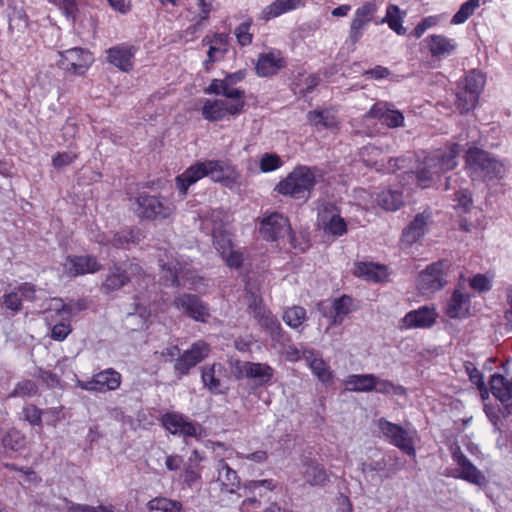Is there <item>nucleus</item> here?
I'll use <instances>...</instances> for the list:
<instances>
[{"label":"nucleus","mask_w":512,"mask_h":512,"mask_svg":"<svg viewBox=\"0 0 512 512\" xmlns=\"http://www.w3.org/2000/svg\"><path fill=\"white\" fill-rule=\"evenodd\" d=\"M206 176L214 182H222L230 188L240 182L239 172L228 162L205 160L191 165L182 174L178 175L176 177V186L183 195H186L191 185Z\"/></svg>","instance_id":"f257e3e1"},{"label":"nucleus","mask_w":512,"mask_h":512,"mask_svg":"<svg viewBox=\"0 0 512 512\" xmlns=\"http://www.w3.org/2000/svg\"><path fill=\"white\" fill-rule=\"evenodd\" d=\"M229 216L223 210L214 209L210 216L202 222L203 229L211 232L213 245L226 264L231 268H238L243 261V255L232 244L228 231Z\"/></svg>","instance_id":"f03ea898"},{"label":"nucleus","mask_w":512,"mask_h":512,"mask_svg":"<svg viewBox=\"0 0 512 512\" xmlns=\"http://www.w3.org/2000/svg\"><path fill=\"white\" fill-rule=\"evenodd\" d=\"M460 151L461 145L453 143L447 149L436 150L425 157L416 174L418 186L428 188L442 173L453 170L458 165Z\"/></svg>","instance_id":"7ed1b4c3"},{"label":"nucleus","mask_w":512,"mask_h":512,"mask_svg":"<svg viewBox=\"0 0 512 512\" xmlns=\"http://www.w3.org/2000/svg\"><path fill=\"white\" fill-rule=\"evenodd\" d=\"M465 168L472 180H502L507 174V167L503 161L476 147L468 149L465 156Z\"/></svg>","instance_id":"20e7f679"},{"label":"nucleus","mask_w":512,"mask_h":512,"mask_svg":"<svg viewBox=\"0 0 512 512\" xmlns=\"http://www.w3.org/2000/svg\"><path fill=\"white\" fill-rule=\"evenodd\" d=\"M321 177L320 170L315 167L298 166L276 185L275 191L305 202Z\"/></svg>","instance_id":"39448f33"},{"label":"nucleus","mask_w":512,"mask_h":512,"mask_svg":"<svg viewBox=\"0 0 512 512\" xmlns=\"http://www.w3.org/2000/svg\"><path fill=\"white\" fill-rule=\"evenodd\" d=\"M451 267L452 265L448 260H440L429 264L418 275L416 282L418 291L422 295H432L443 289L448 283Z\"/></svg>","instance_id":"423d86ee"},{"label":"nucleus","mask_w":512,"mask_h":512,"mask_svg":"<svg viewBox=\"0 0 512 512\" xmlns=\"http://www.w3.org/2000/svg\"><path fill=\"white\" fill-rule=\"evenodd\" d=\"M135 212L150 220L169 218L176 210L174 203L166 198L141 194L135 199Z\"/></svg>","instance_id":"0eeeda50"},{"label":"nucleus","mask_w":512,"mask_h":512,"mask_svg":"<svg viewBox=\"0 0 512 512\" xmlns=\"http://www.w3.org/2000/svg\"><path fill=\"white\" fill-rule=\"evenodd\" d=\"M378 428L392 445L410 456H415V441L417 439L415 429H405L383 418L379 419Z\"/></svg>","instance_id":"6e6552de"},{"label":"nucleus","mask_w":512,"mask_h":512,"mask_svg":"<svg viewBox=\"0 0 512 512\" xmlns=\"http://www.w3.org/2000/svg\"><path fill=\"white\" fill-rule=\"evenodd\" d=\"M164 277L171 282V285L184 286L189 289L198 290L200 278L194 275L191 265L185 260L173 259L171 261L159 260Z\"/></svg>","instance_id":"1a4fd4ad"},{"label":"nucleus","mask_w":512,"mask_h":512,"mask_svg":"<svg viewBox=\"0 0 512 512\" xmlns=\"http://www.w3.org/2000/svg\"><path fill=\"white\" fill-rule=\"evenodd\" d=\"M59 56V67L74 75H83L94 62L93 55L83 48H71L60 52Z\"/></svg>","instance_id":"9d476101"},{"label":"nucleus","mask_w":512,"mask_h":512,"mask_svg":"<svg viewBox=\"0 0 512 512\" xmlns=\"http://www.w3.org/2000/svg\"><path fill=\"white\" fill-rule=\"evenodd\" d=\"M244 100L208 99L202 106V115L208 121H219L227 116H236L244 108Z\"/></svg>","instance_id":"9b49d317"},{"label":"nucleus","mask_w":512,"mask_h":512,"mask_svg":"<svg viewBox=\"0 0 512 512\" xmlns=\"http://www.w3.org/2000/svg\"><path fill=\"white\" fill-rule=\"evenodd\" d=\"M163 427L173 435L199 438L202 435L200 424L192 422L187 416L178 412H168L162 415Z\"/></svg>","instance_id":"f8f14e48"},{"label":"nucleus","mask_w":512,"mask_h":512,"mask_svg":"<svg viewBox=\"0 0 512 512\" xmlns=\"http://www.w3.org/2000/svg\"><path fill=\"white\" fill-rule=\"evenodd\" d=\"M318 226L327 234L342 236L347 232V223L332 203H323L318 207Z\"/></svg>","instance_id":"ddd939ff"},{"label":"nucleus","mask_w":512,"mask_h":512,"mask_svg":"<svg viewBox=\"0 0 512 512\" xmlns=\"http://www.w3.org/2000/svg\"><path fill=\"white\" fill-rule=\"evenodd\" d=\"M121 374L112 368L94 374L91 380H77V387L91 392L106 393L118 389L121 385Z\"/></svg>","instance_id":"4468645a"},{"label":"nucleus","mask_w":512,"mask_h":512,"mask_svg":"<svg viewBox=\"0 0 512 512\" xmlns=\"http://www.w3.org/2000/svg\"><path fill=\"white\" fill-rule=\"evenodd\" d=\"M245 78L243 70L227 75L224 79H214L206 89L207 93L223 95L231 101L244 100V91L237 88L236 84Z\"/></svg>","instance_id":"2eb2a0df"},{"label":"nucleus","mask_w":512,"mask_h":512,"mask_svg":"<svg viewBox=\"0 0 512 512\" xmlns=\"http://www.w3.org/2000/svg\"><path fill=\"white\" fill-rule=\"evenodd\" d=\"M209 345L204 341H197L178 355L175 359L174 369L179 376L186 375L193 367L203 361L209 354Z\"/></svg>","instance_id":"dca6fc26"},{"label":"nucleus","mask_w":512,"mask_h":512,"mask_svg":"<svg viewBox=\"0 0 512 512\" xmlns=\"http://www.w3.org/2000/svg\"><path fill=\"white\" fill-rule=\"evenodd\" d=\"M445 313L451 319H465L471 315V295L461 283L447 300Z\"/></svg>","instance_id":"f3484780"},{"label":"nucleus","mask_w":512,"mask_h":512,"mask_svg":"<svg viewBox=\"0 0 512 512\" xmlns=\"http://www.w3.org/2000/svg\"><path fill=\"white\" fill-rule=\"evenodd\" d=\"M233 371L237 377L255 380L261 386L269 384L274 375V369L270 365L249 361L236 362Z\"/></svg>","instance_id":"a211bd4d"},{"label":"nucleus","mask_w":512,"mask_h":512,"mask_svg":"<svg viewBox=\"0 0 512 512\" xmlns=\"http://www.w3.org/2000/svg\"><path fill=\"white\" fill-rule=\"evenodd\" d=\"M420 45L422 51H427L431 57L437 59L449 57L457 48V42L443 34H430Z\"/></svg>","instance_id":"6ab92c4d"},{"label":"nucleus","mask_w":512,"mask_h":512,"mask_svg":"<svg viewBox=\"0 0 512 512\" xmlns=\"http://www.w3.org/2000/svg\"><path fill=\"white\" fill-rule=\"evenodd\" d=\"M290 231L288 219L277 212L264 216L260 223V233L266 240L275 241L290 234Z\"/></svg>","instance_id":"aec40b11"},{"label":"nucleus","mask_w":512,"mask_h":512,"mask_svg":"<svg viewBox=\"0 0 512 512\" xmlns=\"http://www.w3.org/2000/svg\"><path fill=\"white\" fill-rule=\"evenodd\" d=\"M101 269V264L94 256H67L62 263V273L68 277H76L95 273Z\"/></svg>","instance_id":"412c9836"},{"label":"nucleus","mask_w":512,"mask_h":512,"mask_svg":"<svg viewBox=\"0 0 512 512\" xmlns=\"http://www.w3.org/2000/svg\"><path fill=\"white\" fill-rule=\"evenodd\" d=\"M378 8L377 2L373 0L364 3L355 10L349 32V38L352 43H357L360 40L362 30L372 21Z\"/></svg>","instance_id":"4be33fe9"},{"label":"nucleus","mask_w":512,"mask_h":512,"mask_svg":"<svg viewBox=\"0 0 512 512\" xmlns=\"http://www.w3.org/2000/svg\"><path fill=\"white\" fill-rule=\"evenodd\" d=\"M353 300L348 296H342L331 302H321L319 311L330 319L331 325L342 324L344 318L352 311Z\"/></svg>","instance_id":"5701e85b"},{"label":"nucleus","mask_w":512,"mask_h":512,"mask_svg":"<svg viewBox=\"0 0 512 512\" xmlns=\"http://www.w3.org/2000/svg\"><path fill=\"white\" fill-rule=\"evenodd\" d=\"M453 459L457 464V474L455 477L477 486L486 485L487 480L485 475L470 462L460 449L453 452Z\"/></svg>","instance_id":"b1692460"},{"label":"nucleus","mask_w":512,"mask_h":512,"mask_svg":"<svg viewBox=\"0 0 512 512\" xmlns=\"http://www.w3.org/2000/svg\"><path fill=\"white\" fill-rule=\"evenodd\" d=\"M174 306L195 321L206 322L210 317L207 305L195 295L184 294L175 298Z\"/></svg>","instance_id":"393cba45"},{"label":"nucleus","mask_w":512,"mask_h":512,"mask_svg":"<svg viewBox=\"0 0 512 512\" xmlns=\"http://www.w3.org/2000/svg\"><path fill=\"white\" fill-rule=\"evenodd\" d=\"M438 317L434 307L423 306L408 312L400 321L401 329L429 328Z\"/></svg>","instance_id":"a878e982"},{"label":"nucleus","mask_w":512,"mask_h":512,"mask_svg":"<svg viewBox=\"0 0 512 512\" xmlns=\"http://www.w3.org/2000/svg\"><path fill=\"white\" fill-rule=\"evenodd\" d=\"M286 66V60L279 50L271 49L259 55L255 70L260 77H271Z\"/></svg>","instance_id":"bb28decb"},{"label":"nucleus","mask_w":512,"mask_h":512,"mask_svg":"<svg viewBox=\"0 0 512 512\" xmlns=\"http://www.w3.org/2000/svg\"><path fill=\"white\" fill-rule=\"evenodd\" d=\"M140 272L141 268L137 264H129L127 267L114 266L110 269L103 288L107 292L118 290L130 280V277H134Z\"/></svg>","instance_id":"cd10ccee"},{"label":"nucleus","mask_w":512,"mask_h":512,"mask_svg":"<svg viewBox=\"0 0 512 512\" xmlns=\"http://www.w3.org/2000/svg\"><path fill=\"white\" fill-rule=\"evenodd\" d=\"M249 308L258 323L265 328L270 335L278 339L281 334V325L277 318L256 298L249 304Z\"/></svg>","instance_id":"c85d7f7f"},{"label":"nucleus","mask_w":512,"mask_h":512,"mask_svg":"<svg viewBox=\"0 0 512 512\" xmlns=\"http://www.w3.org/2000/svg\"><path fill=\"white\" fill-rule=\"evenodd\" d=\"M216 471L217 476L214 481L219 485L222 492L232 494L239 489L240 479L236 471L229 467L223 459L217 462Z\"/></svg>","instance_id":"c756f323"},{"label":"nucleus","mask_w":512,"mask_h":512,"mask_svg":"<svg viewBox=\"0 0 512 512\" xmlns=\"http://www.w3.org/2000/svg\"><path fill=\"white\" fill-rule=\"evenodd\" d=\"M36 290L33 285L23 283L11 292L3 295L4 306L13 311L18 312L22 307V301H34L36 299Z\"/></svg>","instance_id":"7c9ffc66"},{"label":"nucleus","mask_w":512,"mask_h":512,"mask_svg":"<svg viewBox=\"0 0 512 512\" xmlns=\"http://www.w3.org/2000/svg\"><path fill=\"white\" fill-rule=\"evenodd\" d=\"M202 44L208 46L207 60L204 62L206 69H209V64L222 60L228 52V41L225 34H214L211 37L205 36L202 39Z\"/></svg>","instance_id":"2f4dec72"},{"label":"nucleus","mask_w":512,"mask_h":512,"mask_svg":"<svg viewBox=\"0 0 512 512\" xmlns=\"http://www.w3.org/2000/svg\"><path fill=\"white\" fill-rule=\"evenodd\" d=\"M430 218L431 215L427 212L417 214L409 226L403 230L402 243L411 246L418 242L425 235Z\"/></svg>","instance_id":"473e14b6"},{"label":"nucleus","mask_w":512,"mask_h":512,"mask_svg":"<svg viewBox=\"0 0 512 512\" xmlns=\"http://www.w3.org/2000/svg\"><path fill=\"white\" fill-rule=\"evenodd\" d=\"M135 50L131 46L117 45L107 50V61L123 72L133 68Z\"/></svg>","instance_id":"72a5a7b5"},{"label":"nucleus","mask_w":512,"mask_h":512,"mask_svg":"<svg viewBox=\"0 0 512 512\" xmlns=\"http://www.w3.org/2000/svg\"><path fill=\"white\" fill-rule=\"evenodd\" d=\"M354 275L372 282H383L388 279V268L373 262H358L354 266Z\"/></svg>","instance_id":"f704fd0d"},{"label":"nucleus","mask_w":512,"mask_h":512,"mask_svg":"<svg viewBox=\"0 0 512 512\" xmlns=\"http://www.w3.org/2000/svg\"><path fill=\"white\" fill-rule=\"evenodd\" d=\"M303 359L311 369L313 375L324 385H330L333 382V372L329 365L313 351L303 353Z\"/></svg>","instance_id":"c9c22d12"},{"label":"nucleus","mask_w":512,"mask_h":512,"mask_svg":"<svg viewBox=\"0 0 512 512\" xmlns=\"http://www.w3.org/2000/svg\"><path fill=\"white\" fill-rule=\"evenodd\" d=\"M39 308L40 312L45 315V321L48 325H52V322L58 319L70 318L71 315V309L60 298L46 299Z\"/></svg>","instance_id":"e433bc0d"},{"label":"nucleus","mask_w":512,"mask_h":512,"mask_svg":"<svg viewBox=\"0 0 512 512\" xmlns=\"http://www.w3.org/2000/svg\"><path fill=\"white\" fill-rule=\"evenodd\" d=\"M366 117L379 118L390 128L399 127L404 121L402 113L396 110H390L384 102L374 104L367 112Z\"/></svg>","instance_id":"4c0bfd02"},{"label":"nucleus","mask_w":512,"mask_h":512,"mask_svg":"<svg viewBox=\"0 0 512 512\" xmlns=\"http://www.w3.org/2000/svg\"><path fill=\"white\" fill-rule=\"evenodd\" d=\"M150 316L151 310L146 306V304L142 302H136L134 304V310L127 313L125 319L126 327L131 330L145 329L148 327Z\"/></svg>","instance_id":"58836bf2"},{"label":"nucleus","mask_w":512,"mask_h":512,"mask_svg":"<svg viewBox=\"0 0 512 512\" xmlns=\"http://www.w3.org/2000/svg\"><path fill=\"white\" fill-rule=\"evenodd\" d=\"M224 368L220 363H214L202 371V382L204 386L214 394H220L224 391L221 377Z\"/></svg>","instance_id":"ea45409f"},{"label":"nucleus","mask_w":512,"mask_h":512,"mask_svg":"<svg viewBox=\"0 0 512 512\" xmlns=\"http://www.w3.org/2000/svg\"><path fill=\"white\" fill-rule=\"evenodd\" d=\"M300 6V0H275L264 7L259 14V19L268 21L284 13L295 10Z\"/></svg>","instance_id":"a19ab883"},{"label":"nucleus","mask_w":512,"mask_h":512,"mask_svg":"<svg viewBox=\"0 0 512 512\" xmlns=\"http://www.w3.org/2000/svg\"><path fill=\"white\" fill-rule=\"evenodd\" d=\"M459 179L460 177L457 174L448 177L445 188L446 190H456L454 200L458 203V207L462 208L464 212H467L473 203L472 195L467 188L462 187V184L459 183Z\"/></svg>","instance_id":"79ce46f5"},{"label":"nucleus","mask_w":512,"mask_h":512,"mask_svg":"<svg viewBox=\"0 0 512 512\" xmlns=\"http://www.w3.org/2000/svg\"><path fill=\"white\" fill-rule=\"evenodd\" d=\"M489 383L490 390L497 399L502 403L512 405V380L507 381L504 376L494 374Z\"/></svg>","instance_id":"37998d69"},{"label":"nucleus","mask_w":512,"mask_h":512,"mask_svg":"<svg viewBox=\"0 0 512 512\" xmlns=\"http://www.w3.org/2000/svg\"><path fill=\"white\" fill-rule=\"evenodd\" d=\"M343 382L348 391L371 392L374 387V374H351Z\"/></svg>","instance_id":"c03bdc74"},{"label":"nucleus","mask_w":512,"mask_h":512,"mask_svg":"<svg viewBox=\"0 0 512 512\" xmlns=\"http://www.w3.org/2000/svg\"><path fill=\"white\" fill-rule=\"evenodd\" d=\"M309 123L316 128L323 127L327 129L335 128L338 124L336 112L331 109L322 111H310L307 114Z\"/></svg>","instance_id":"a18cd8bd"},{"label":"nucleus","mask_w":512,"mask_h":512,"mask_svg":"<svg viewBox=\"0 0 512 512\" xmlns=\"http://www.w3.org/2000/svg\"><path fill=\"white\" fill-rule=\"evenodd\" d=\"M303 478L312 486H323L329 479L324 467L316 462L305 465Z\"/></svg>","instance_id":"49530a36"},{"label":"nucleus","mask_w":512,"mask_h":512,"mask_svg":"<svg viewBox=\"0 0 512 512\" xmlns=\"http://www.w3.org/2000/svg\"><path fill=\"white\" fill-rule=\"evenodd\" d=\"M376 201L383 210L396 211L403 205V196L398 191L385 190L377 195Z\"/></svg>","instance_id":"de8ad7c7"},{"label":"nucleus","mask_w":512,"mask_h":512,"mask_svg":"<svg viewBox=\"0 0 512 512\" xmlns=\"http://www.w3.org/2000/svg\"><path fill=\"white\" fill-rule=\"evenodd\" d=\"M196 5L199 12L196 16L195 23L185 30L186 35L194 36L199 33L203 29L204 21L209 18V14L212 11V4L206 2V0H196Z\"/></svg>","instance_id":"09e8293b"},{"label":"nucleus","mask_w":512,"mask_h":512,"mask_svg":"<svg viewBox=\"0 0 512 512\" xmlns=\"http://www.w3.org/2000/svg\"><path fill=\"white\" fill-rule=\"evenodd\" d=\"M136 240L137 237L135 236L134 232L130 230H123L119 233H116L112 240L107 239L105 235H99L95 238V241L100 244H108L111 242V244L116 248H127L129 244L136 243Z\"/></svg>","instance_id":"8fccbe9b"},{"label":"nucleus","mask_w":512,"mask_h":512,"mask_svg":"<svg viewBox=\"0 0 512 512\" xmlns=\"http://www.w3.org/2000/svg\"><path fill=\"white\" fill-rule=\"evenodd\" d=\"M380 23H387L390 29L395 31L398 35H403L406 29L402 25V19L400 17V9L396 5H389L387 7L386 15Z\"/></svg>","instance_id":"3c124183"},{"label":"nucleus","mask_w":512,"mask_h":512,"mask_svg":"<svg viewBox=\"0 0 512 512\" xmlns=\"http://www.w3.org/2000/svg\"><path fill=\"white\" fill-rule=\"evenodd\" d=\"M147 507L150 511L180 512L182 510V504L179 501L166 497H156L150 500Z\"/></svg>","instance_id":"603ef678"},{"label":"nucleus","mask_w":512,"mask_h":512,"mask_svg":"<svg viewBox=\"0 0 512 512\" xmlns=\"http://www.w3.org/2000/svg\"><path fill=\"white\" fill-rule=\"evenodd\" d=\"M283 321L292 329H297L306 320V310L301 306H292L285 310Z\"/></svg>","instance_id":"864d4df0"},{"label":"nucleus","mask_w":512,"mask_h":512,"mask_svg":"<svg viewBox=\"0 0 512 512\" xmlns=\"http://www.w3.org/2000/svg\"><path fill=\"white\" fill-rule=\"evenodd\" d=\"M485 85V77L481 72L471 71L464 79L462 89L479 96Z\"/></svg>","instance_id":"5fc2aeb1"},{"label":"nucleus","mask_w":512,"mask_h":512,"mask_svg":"<svg viewBox=\"0 0 512 512\" xmlns=\"http://www.w3.org/2000/svg\"><path fill=\"white\" fill-rule=\"evenodd\" d=\"M373 391L381 394L405 395L406 390L400 385H395L390 380L380 379L374 375Z\"/></svg>","instance_id":"6e6d98bb"},{"label":"nucleus","mask_w":512,"mask_h":512,"mask_svg":"<svg viewBox=\"0 0 512 512\" xmlns=\"http://www.w3.org/2000/svg\"><path fill=\"white\" fill-rule=\"evenodd\" d=\"M456 106L461 113L474 109L477 105L479 96L460 88L456 94Z\"/></svg>","instance_id":"4d7b16f0"},{"label":"nucleus","mask_w":512,"mask_h":512,"mask_svg":"<svg viewBox=\"0 0 512 512\" xmlns=\"http://www.w3.org/2000/svg\"><path fill=\"white\" fill-rule=\"evenodd\" d=\"M479 0H469L463 3L457 13L453 16L451 23L454 25L462 24L473 15L475 10L479 7Z\"/></svg>","instance_id":"13d9d810"},{"label":"nucleus","mask_w":512,"mask_h":512,"mask_svg":"<svg viewBox=\"0 0 512 512\" xmlns=\"http://www.w3.org/2000/svg\"><path fill=\"white\" fill-rule=\"evenodd\" d=\"M51 338L56 341H63L70 333V318L58 319L52 322Z\"/></svg>","instance_id":"bf43d9fd"},{"label":"nucleus","mask_w":512,"mask_h":512,"mask_svg":"<svg viewBox=\"0 0 512 512\" xmlns=\"http://www.w3.org/2000/svg\"><path fill=\"white\" fill-rule=\"evenodd\" d=\"M283 165L281 158L275 153H265L260 157L259 168L261 172L268 173L279 169Z\"/></svg>","instance_id":"052dcab7"},{"label":"nucleus","mask_w":512,"mask_h":512,"mask_svg":"<svg viewBox=\"0 0 512 512\" xmlns=\"http://www.w3.org/2000/svg\"><path fill=\"white\" fill-rule=\"evenodd\" d=\"M3 445L12 451H19L25 446V436L17 430H11L3 438Z\"/></svg>","instance_id":"680f3d73"},{"label":"nucleus","mask_w":512,"mask_h":512,"mask_svg":"<svg viewBox=\"0 0 512 512\" xmlns=\"http://www.w3.org/2000/svg\"><path fill=\"white\" fill-rule=\"evenodd\" d=\"M66 512H115L111 505H98L91 506L87 504H78L68 502L66 505Z\"/></svg>","instance_id":"e2e57ef3"},{"label":"nucleus","mask_w":512,"mask_h":512,"mask_svg":"<svg viewBox=\"0 0 512 512\" xmlns=\"http://www.w3.org/2000/svg\"><path fill=\"white\" fill-rule=\"evenodd\" d=\"M275 488V484L272 480H253L244 484V489L247 493L255 494L259 491V495L262 496V489L271 491Z\"/></svg>","instance_id":"0e129e2a"},{"label":"nucleus","mask_w":512,"mask_h":512,"mask_svg":"<svg viewBox=\"0 0 512 512\" xmlns=\"http://www.w3.org/2000/svg\"><path fill=\"white\" fill-rule=\"evenodd\" d=\"M36 384L31 380H23L19 382L14 390L11 392V397H25L32 396L36 393Z\"/></svg>","instance_id":"69168bd1"},{"label":"nucleus","mask_w":512,"mask_h":512,"mask_svg":"<svg viewBox=\"0 0 512 512\" xmlns=\"http://www.w3.org/2000/svg\"><path fill=\"white\" fill-rule=\"evenodd\" d=\"M23 414L26 421L33 426H40L42 423V411L35 405H27L23 408Z\"/></svg>","instance_id":"338daca9"},{"label":"nucleus","mask_w":512,"mask_h":512,"mask_svg":"<svg viewBox=\"0 0 512 512\" xmlns=\"http://www.w3.org/2000/svg\"><path fill=\"white\" fill-rule=\"evenodd\" d=\"M251 22H244L236 27L235 36L240 45L246 46L252 42V34L250 33Z\"/></svg>","instance_id":"774afa93"}]
</instances>
